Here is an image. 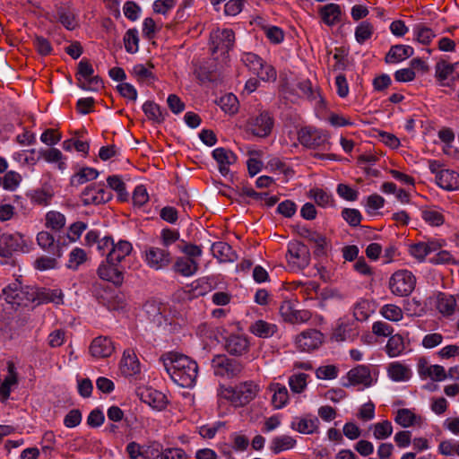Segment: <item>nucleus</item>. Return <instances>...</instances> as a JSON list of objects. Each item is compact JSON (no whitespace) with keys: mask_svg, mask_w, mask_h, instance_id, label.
Wrapping results in <instances>:
<instances>
[{"mask_svg":"<svg viewBox=\"0 0 459 459\" xmlns=\"http://www.w3.org/2000/svg\"><path fill=\"white\" fill-rule=\"evenodd\" d=\"M143 259L152 270L160 271L168 268L172 263V255L167 248L146 247L143 252Z\"/></svg>","mask_w":459,"mask_h":459,"instance_id":"6","label":"nucleus"},{"mask_svg":"<svg viewBox=\"0 0 459 459\" xmlns=\"http://www.w3.org/2000/svg\"><path fill=\"white\" fill-rule=\"evenodd\" d=\"M273 126V118L268 112H262L248 122V128L254 135L259 137L267 136Z\"/></svg>","mask_w":459,"mask_h":459,"instance_id":"15","label":"nucleus"},{"mask_svg":"<svg viewBox=\"0 0 459 459\" xmlns=\"http://www.w3.org/2000/svg\"><path fill=\"white\" fill-rule=\"evenodd\" d=\"M86 253L83 249L76 247L69 255L67 266L70 269L76 270L86 261Z\"/></svg>","mask_w":459,"mask_h":459,"instance_id":"58","label":"nucleus"},{"mask_svg":"<svg viewBox=\"0 0 459 459\" xmlns=\"http://www.w3.org/2000/svg\"><path fill=\"white\" fill-rule=\"evenodd\" d=\"M415 39L423 45H429L431 40L436 37L432 29L427 27L425 24L419 23L413 28Z\"/></svg>","mask_w":459,"mask_h":459,"instance_id":"43","label":"nucleus"},{"mask_svg":"<svg viewBox=\"0 0 459 459\" xmlns=\"http://www.w3.org/2000/svg\"><path fill=\"white\" fill-rule=\"evenodd\" d=\"M307 375L305 373H299L292 375L289 378V385L293 393L299 394L307 386Z\"/></svg>","mask_w":459,"mask_h":459,"instance_id":"57","label":"nucleus"},{"mask_svg":"<svg viewBox=\"0 0 459 459\" xmlns=\"http://www.w3.org/2000/svg\"><path fill=\"white\" fill-rule=\"evenodd\" d=\"M249 341L242 334H230L225 339L224 347L232 356H242L249 350Z\"/></svg>","mask_w":459,"mask_h":459,"instance_id":"17","label":"nucleus"},{"mask_svg":"<svg viewBox=\"0 0 459 459\" xmlns=\"http://www.w3.org/2000/svg\"><path fill=\"white\" fill-rule=\"evenodd\" d=\"M347 382L343 383L344 387L360 386V389L370 387L374 383V378L368 366L358 365L350 369L346 375Z\"/></svg>","mask_w":459,"mask_h":459,"instance_id":"12","label":"nucleus"},{"mask_svg":"<svg viewBox=\"0 0 459 459\" xmlns=\"http://www.w3.org/2000/svg\"><path fill=\"white\" fill-rule=\"evenodd\" d=\"M416 415L409 409H400L396 412L394 421L403 428H409L415 424Z\"/></svg>","mask_w":459,"mask_h":459,"instance_id":"52","label":"nucleus"},{"mask_svg":"<svg viewBox=\"0 0 459 459\" xmlns=\"http://www.w3.org/2000/svg\"><path fill=\"white\" fill-rule=\"evenodd\" d=\"M359 332L353 322L342 321L334 329L333 338L336 342H344L354 340L358 336Z\"/></svg>","mask_w":459,"mask_h":459,"instance_id":"27","label":"nucleus"},{"mask_svg":"<svg viewBox=\"0 0 459 459\" xmlns=\"http://www.w3.org/2000/svg\"><path fill=\"white\" fill-rule=\"evenodd\" d=\"M258 392V385L253 381H245L235 387L221 386L219 395L221 398L230 401L235 407H241L254 400Z\"/></svg>","mask_w":459,"mask_h":459,"instance_id":"2","label":"nucleus"},{"mask_svg":"<svg viewBox=\"0 0 459 459\" xmlns=\"http://www.w3.org/2000/svg\"><path fill=\"white\" fill-rule=\"evenodd\" d=\"M373 435L376 439L383 440L389 437L393 433V426L389 420H383L372 426Z\"/></svg>","mask_w":459,"mask_h":459,"instance_id":"49","label":"nucleus"},{"mask_svg":"<svg viewBox=\"0 0 459 459\" xmlns=\"http://www.w3.org/2000/svg\"><path fill=\"white\" fill-rule=\"evenodd\" d=\"M107 183L111 189L117 193L121 201H125L127 198L128 194L126 189V184L119 176L113 175L108 177Z\"/></svg>","mask_w":459,"mask_h":459,"instance_id":"50","label":"nucleus"},{"mask_svg":"<svg viewBox=\"0 0 459 459\" xmlns=\"http://www.w3.org/2000/svg\"><path fill=\"white\" fill-rule=\"evenodd\" d=\"M415 284V276L407 270L395 272L389 281V288L392 293L399 297L409 296L414 290Z\"/></svg>","mask_w":459,"mask_h":459,"instance_id":"7","label":"nucleus"},{"mask_svg":"<svg viewBox=\"0 0 459 459\" xmlns=\"http://www.w3.org/2000/svg\"><path fill=\"white\" fill-rule=\"evenodd\" d=\"M411 375L410 368L399 362H393L388 367V376L394 381H406L411 377Z\"/></svg>","mask_w":459,"mask_h":459,"instance_id":"39","label":"nucleus"},{"mask_svg":"<svg viewBox=\"0 0 459 459\" xmlns=\"http://www.w3.org/2000/svg\"><path fill=\"white\" fill-rule=\"evenodd\" d=\"M269 390L273 393L272 403L275 409H281L287 404L289 394L285 385L279 383H273L269 385Z\"/></svg>","mask_w":459,"mask_h":459,"instance_id":"34","label":"nucleus"},{"mask_svg":"<svg viewBox=\"0 0 459 459\" xmlns=\"http://www.w3.org/2000/svg\"><path fill=\"white\" fill-rule=\"evenodd\" d=\"M370 314V304L367 299H360L353 308V316L357 321H365L368 318Z\"/></svg>","mask_w":459,"mask_h":459,"instance_id":"55","label":"nucleus"},{"mask_svg":"<svg viewBox=\"0 0 459 459\" xmlns=\"http://www.w3.org/2000/svg\"><path fill=\"white\" fill-rule=\"evenodd\" d=\"M276 325L264 320H257L250 325V332L260 338H268L276 332Z\"/></svg>","mask_w":459,"mask_h":459,"instance_id":"38","label":"nucleus"},{"mask_svg":"<svg viewBox=\"0 0 459 459\" xmlns=\"http://www.w3.org/2000/svg\"><path fill=\"white\" fill-rule=\"evenodd\" d=\"M246 0H229L224 5V13L227 16H236L240 13Z\"/></svg>","mask_w":459,"mask_h":459,"instance_id":"62","label":"nucleus"},{"mask_svg":"<svg viewBox=\"0 0 459 459\" xmlns=\"http://www.w3.org/2000/svg\"><path fill=\"white\" fill-rule=\"evenodd\" d=\"M456 307V299L453 295L439 293L437 296V307L444 316H451L455 313Z\"/></svg>","mask_w":459,"mask_h":459,"instance_id":"37","label":"nucleus"},{"mask_svg":"<svg viewBox=\"0 0 459 459\" xmlns=\"http://www.w3.org/2000/svg\"><path fill=\"white\" fill-rule=\"evenodd\" d=\"M342 217L351 227H357L360 224L362 215L357 209L345 208L342 212Z\"/></svg>","mask_w":459,"mask_h":459,"instance_id":"59","label":"nucleus"},{"mask_svg":"<svg viewBox=\"0 0 459 459\" xmlns=\"http://www.w3.org/2000/svg\"><path fill=\"white\" fill-rule=\"evenodd\" d=\"M212 157L219 165V170L226 176L230 172V166L237 161L236 154L225 148L219 147L212 151Z\"/></svg>","mask_w":459,"mask_h":459,"instance_id":"21","label":"nucleus"},{"mask_svg":"<svg viewBox=\"0 0 459 459\" xmlns=\"http://www.w3.org/2000/svg\"><path fill=\"white\" fill-rule=\"evenodd\" d=\"M111 191L105 188L101 184H91L87 186L81 194V200L83 205H99L112 199Z\"/></svg>","mask_w":459,"mask_h":459,"instance_id":"11","label":"nucleus"},{"mask_svg":"<svg viewBox=\"0 0 459 459\" xmlns=\"http://www.w3.org/2000/svg\"><path fill=\"white\" fill-rule=\"evenodd\" d=\"M143 311L150 321L157 325L161 324L162 312L160 303L156 300H148L143 305Z\"/></svg>","mask_w":459,"mask_h":459,"instance_id":"40","label":"nucleus"},{"mask_svg":"<svg viewBox=\"0 0 459 459\" xmlns=\"http://www.w3.org/2000/svg\"><path fill=\"white\" fill-rule=\"evenodd\" d=\"M124 44L126 52L134 54L139 48V37L136 29H129L124 36Z\"/></svg>","mask_w":459,"mask_h":459,"instance_id":"48","label":"nucleus"},{"mask_svg":"<svg viewBox=\"0 0 459 459\" xmlns=\"http://www.w3.org/2000/svg\"><path fill=\"white\" fill-rule=\"evenodd\" d=\"M63 293L60 290L42 289L37 292L39 303L53 302L60 304L63 302Z\"/></svg>","mask_w":459,"mask_h":459,"instance_id":"41","label":"nucleus"},{"mask_svg":"<svg viewBox=\"0 0 459 459\" xmlns=\"http://www.w3.org/2000/svg\"><path fill=\"white\" fill-rule=\"evenodd\" d=\"M160 459H188L187 454L179 447L163 449L159 455Z\"/></svg>","mask_w":459,"mask_h":459,"instance_id":"61","label":"nucleus"},{"mask_svg":"<svg viewBox=\"0 0 459 459\" xmlns=\"http://www.w3.org/2000/svg\"><path fill=\"white\" fill-rule=\"evenodd\" d=\"M77 86L84 91H97L103 88V82L98 75H94V69L87 59H82L77 66L75 74Z\"/></svg>","mask_w":459,"mask_h":459,"instance_id":"3","label":"nucleus"},{"mask_svg":"<svg viewBox=\"0 0 459 459\" xmlns=\"http://www.w3.org/2000/svg\"><path fill=\"white\" fill-rule=\"evenodd\" d=\"M296 440L288 435L274 437L270 445V449L274 455H278L282 451L291 449L295 446Z\"/></svg>","mask_w":459,"mask_h":459,"instance_id":"36","label":"nucleus"},{"mask_svg":"<svg viewBox=\"0 0 459 459\" xmlns=\"http://www.w3.org/2000/svg\"><path fill=\"white\" fill-rule=\"evenodd\" d=\"M329 135L323 130L305 126L298 132V140L301 145L309 149L325 148Z\"/></svg>","mask_w":459,"mask_h":459,"instance_id":"10","label":"nucleus"},{"mask_svg":"<svg viewBox=\"0 0 459 459\" xmlns=\"http://www.w3.org/2000/svg\"><path fill=\"white\" fill-rule=\"evenodd\" d=\"M8 375L4 377L0 385V396L3 400L9 398L11 394V387L17 385L18 377L15 371V366L12 361L7 363Z\"/></svg>","mask_w":459,"mask_h":459,"instance_id":"31","label":"nucleus"},{"mask_svg":"<svg viewBox=\"0 0 459 459\" xmlns=\"http://www.w3.org/2000/svg\"><path fill=\"white\" fill-rule=\"evenodd\" d=\"M97 273L100 279L110 281L117 286L121 285L124 281L123 266L115 261H109L108 256L99 265Z\"/></svg>","mask_w":459,"mask_h":459,"instance_id":"13","label":"nucleus"},{"mask_svg":"<svg viewBox=\"0 0 459 459\" xmlns=\"http://www.w3.org/2000/svg\"><path fill=\"white\" fill-rule=\"evenodd\" d=\"M99 176V171L93 168L84 167L71 177L70 184L78 186L88 181L94 180Z\"/></svg>","mask_w":459,"mask_h":459,"instance_id":"35","label":"nucleus"},{"mask_svg":"<svg viewBox=\"0 0 459 459\" xmlns=\"http://www.w3.org/2000/svg\"><path fill=\"white\" fill-rule=\"evenodd\" d=\"M405 349L404 341L402 335H391L385 346L386 353L390 357H397L403 353Z\"/></svg>","mask_w":459,"mask_h":459,"instance_id":"42","label":"nucleus"},{"mask_svg":"<svg viewBox=\"0 0 459 459\" xmlns=\"http://www.w3.org/2000/svg\"><path fill=\"white\" fill-rule=\"evenodd\" d=\"M318 13L322 22L329 27H333L342 22V11L337 4L331 3L321 6Z\"/></svg>","mask_w":459,"mask_h":459,"instance_id":"20","label":"nucleus"},{"mask_svg":"<svg viewBox=\"0 0 459 459\" xmlns=\"http://www.w3.org/2000/svg\"><path fill=\"white\" fill-rule=\"evenodd\" d=\"M380 313L385 319L393 322H398L402 320L403 316L402 308L394 304L383 306Z\"/></svg>","mask_w":459,"mask_h":459,"instance_id":"53","label":"nucleus"},{"mask_svg":"<svg viewBox=\"0 0 459 459\" xmlns=\"http://www.w3.org/2000/svg\"><path fill=\"white\" fill-rule=\"evenodd\" d=\"M318 426V419L310 416L296 418L291 423V428L302 434H313L317 431Z\"/></svg>","mask_w":459,"mask_h":459,"instance_id":"29","label":"nucleus"},{"mask_svg":"<svg viewBox=\"0 0 459 459\" xmlns=\"http://www.w3.org/2000/svg\"><path fill=\"white\" fill-rule=\"evenodd\" d=\"M133 251L132 244L127 240L120 239L117 243H114L110 253L108 254L109 261H115L119 264L121 262L128 256Z\"/></svg>","mask_w":459,"mask_h":459,"instance_id":"28","label":"nucleus"},{"mask_svg":"<svg viewBox=\"0 0 459 459\" xmlns=\"http://www.w3.org/2000/svg\"><path fill=\"white\" fill-rule=\"evenodd\" d=\"M211 251L219 263H232L238 259V255L231 246L223 241L213 243Z\"/></svg>","mask_w":459,"mask_h":459,"instance_id":"22","label":"nucleus"},{"mask_svg":"<svg viewBox=\"0 0 459 459\" xmlns=\"http://www.w3.org/2000/svg\"><path fill=\"white\" fill-rule=\"evenodd\" d=\"M38 245L45 251L56 257L62 256V252L58 245L55 244L53 235L48 231H40L37 235Z\"/></svg>","mask_w":459,"mask_h":459,"instance_id":"30","label":"nucleus"},{"mask_svg":"<svg viewBox=\"0 0 459 459\" xmlns=\"http://www.w3.org/2000/svg\"><path fill=\"white\" fill-rule=\"evenodd\" d=\"M244 65L258 78L264 82L275 81L277 73L274 67L266 64L259 56L254 53H244L241 57Z\"/></svg>","mask_w":459,"mask_h":459,"instance_id":"4","label":"nucleus"},{"mask_svg":"<svg viewBox=\"0 0 459 459\" xmlns=\"http://www.w3.org/2000/svg\"><path fill=\"white\" fill-rule=\"evenodd\" d=\"M421 216L422 219L431 226H440L445 221L443 214L434 209H427L422 211Z\"/></svg>","mask_w":459,"mask_h":459,"instance_id":"56","label":"nucleus"},{"mask_svg":"<svg viewBox=\"0 0 459 459\" xmlns=\"http://www.w3.org/2000/svg\"><path fill=\"white\" fill-rule=\"evenodd\" d=\"M449 76H453L454 80L459 78V62L455 64H449L443 60L437 62L436 65V77L440 81H445Z\"/></svg>","mask_w":459,"mask_h":459,"instance_id":"32","label":"nucleus"},{"mask_svg":"<svg viewBox=\"0 0 459 459\" xmlns=\"http://www.w3.org/2000/svg\"><path fill=\"white\" fill-rule=\"evenodd\" d=\"M316 375L319 379H334L338 376V368L334 365L321 366L316 369Z\"/></svg>","mask_w":459,"mask_h":459,"instance_id":"63","label":"nucleus"},{"mask_svg":"<svg viewBox=\"0 0 459 459\" xmlns=\"http://www.w3.org/2000/svg\"><path fill=\"white\" fill-rule=\"evenodd\" d=\"M46 227L55 230H61L65 225V217L59 212L50 211L46 214Z\"/></svg>","mask_w":459,"mask_h":459,"instance_id":"45","label":"nucleus"},{"mask_svg":"<svg viewBox=\"0 0 459 459\" xmlns=\"http://www.w3.org/2000/svg\"><path fill=\"white\" fill-rule=\"evenodd\" d=\"M309 196L312 197L317 205L326 207L333 204L332 195L320 188H313L309 191Z\"/></svg>","mask_w":459,"mask_h":459,"instance_id":"51","label":"nucleus"},{"mask_svg":"<svg viewBox=\"0 0 459 459\" xmlns=\"http://www.w3.org/2000/svg\"><path fill=\"white\" fill-rule=\"evenodd\" d=\"M58 21L69 30L76 28L77 22L74 14L67 8H59L57 11Z\"/></svg>","mask_w":459,"mask_h":459,"instance_id":"54","label":"nucleus"},{"mask_svg":"<svg viewBox=\"0 0 459 459\" xmlns=\"http://www.w3.org/2000/svg\"><path fill=\"white\" fill-rule=\"evenodd\" d=\"M137 396L142 402L158 411L165 409L168 403L167 397L163 393L150 387L139 388Z\"/></svg>","mask_w":459,"mask_h":459,"instance_id":"14","label":"nucleus"},{"mask_svg":"<svg viewBox=\"0 0 459 459\" xmlns=\"http://www.w3.org/2000/svg\"><path fill=\"white\" fill-rule=\"evenodd\" d=\"M443 243L439 241L419 242L410 247V254L418 259L423 261L430 253L441 249Z\"/></svg>","mask_w":459,"mask_h":459,"instance_id":"23","label":"nucleus"},{"mask_svg":"<svg viewBox=\"0 0 459 459\" xmlns=\"http://www.w3.org/2000/svg\"><path fill=\"white\" fill-rule=\"evenodd\" d=\"M374 33V27L368 22H360L355 29V39L359 44H363Z\"/></svg>","mask_w":459,"mask_h":459,"instance_id":"47","label":"nucleus"},{"mask_svg":"<svg viewBox=\"0 0 459 459\" xmlns=\"http://www.w3.org/2000/svg\"><path fill=\"white\" fill-rule=\"evenodd\" d=\"M22 181V176L16 171H8L3 178V186L7 190H14Z\"/></svg>","mask_w":459,"mask_h":459,"instance_id":"60","label":"nucleus"},{"mask_svg":"<svg viewBox=\"0 0 459 459\" xmlns=\"http://www.w3.org/2000/svg\"><path fill=\"white\" fill-rule=\"evenodd\" d=\"M235 43V33L231 29H216L210 34V50L212 55H221L232 49Z\"/></svg>","mask_w":459,"mask_h":459,"instance_id":"9","label":"nucleus"},{"mask_svg":"<svg viewBox=\"0 0 459 459\" xmlns=\"http://www.w3.org/2000/svg\"><path fill=\"white\" fill-rule=\"evenodd\" d=\"M285 256L292 269L302 270L307 267L310 262L308 247L299 241H290L288 244Z\"/></svg>","mask_w":459,"mask_h":459,"instance_id":"8","label":"nucleus"},{"mask_svg":"<svg viewBox=\"0 0 459 459\" xmlns=\"http://www.w3.org/2000/svg\"><path fill=\"white\" fill-rule=\"evenodd\" d=\"M172 269L176 273L184 277H191L197 273L199 263L192 258L179 256L173 264Z\"/></svg>","mask_w":459,"mask_h":459,"instance_id":"25","label":"nucleus"},{"mask_svg":"<svg viewBox=\"0 0 459 459\" xmlns=\"http://www.w3.org/2000/svg\"><path fill=\"white\" fill-rule=\"evenodd\" d=\"M164 368L172 381L185 388L193 387L198 376V365L186 355L178 352H167L161 355Z\"/></svg>","mask_w":459,"mask_h":459,"instance_id":"1","label":"nucleus"},{"mask_svg":"<svg viewBox=\"0 0 459 459\" xmlns=\"http://www.w3.org/2000/svg\"><path fill=\"white\" fill-rule=\"evenodd\" d=\"M436 182L445 190H457L459 188V174L455 170L442 169L436 176Z\"/></svg>","mask_w":459,"mask_h":459,"instance_id":"24","label":"nucleus"},{"mask_svg":"<svg viewBox=\"0 0 459 459\" xmlns=\"http://www.w3.org/2000/svg\"><path fill=\"white\" fill-rule=\"evenodd\" d=\"M20 247L19 238L13 234L0 235V256L8 257Z\"/></svg>","mask_w":459,"mask_h":459,"instance_id":"33","label":"nucleus"},{"mask_svg":"<svg viewBox=\"0 0 459 459\" xmlns=\"http://www.w3.org/2000/svg\"><path fill=\"white\" fill-rule=\"evenodd\" d=\"M115 351L111 339L105 336L96 337L90 345V352L95 358H108Z\"/></svg>","mask_w":459,"mask_h":459,"instance_id":"19","label":"nucleus"},{"mask_svg":"<svg viewBox=\"0 0 459 459\" xmlns=\"http://www.w3.org/2000/svg\"><path fill=\"white\" fill-rule=\"evenodd\" d=\"M414 54V49L408 45H394L392 46L387 52L385 61L387 64H396L402 62Z\"/></svg>","mask_w":459,"mask_h":459,"instance_id":"26","label":"nucleus"},{"mask_svg":"<svg viewBox=\"0 0 459 459\" xmlns=\"http://www.w3.org/2000/svg\"><path fill=\"white\" fill-rule=\"evenodd\" d=\"M133 74L136 77L137 81L139 82H145L151 79L154 80L155 78L152 72L142 64H138L134 66Z\"/></svg>","mask_w":459,"mask_h":459,"instance_id":"64","label":"nucleus"},{"mask_svg":"<svg viewBox=\"0 0 459 459\" xmlns=\"http://www.w3.org/2000/svg\"><path fill=\"white\" fill-rule=\"evenodd\" d=\"M212 368L214 375L233 378L242 373L244 366L240 361L230 359L225 354H218L212 359Z\"/></svg>","mask_w":459,"mask_h":459,"instance_id":"5","label":"nucleus"},{"mask_svg":"<svg viewBox=\"0 0 459 459\" xmlns=\"http://www.w3.org/2000/svg\"><path fill=\"white\" fill-rule=\"evenodd\" d=\"M143 111L150 120L160 124L164 121V116L160 107L153 101H146L143 105Z\"/></svg>","mask_w":459,"mask_h":459,"instance_id":"46","label":"nucleus"},{"mask_svg":"<svg viewBox=\"0 0 459 459\" xmlns=\"http://www.w3.org/2000/svg\"><path fill=\"white\" fill-rule=\"evenodd\" d=\"M309 242L315 245V249L313 253L316 257L325 256L327 251L331 247L330 241L325 238V236L318 232L314 236V238L310 239Z\"/></svg>","mask_w":459,"mask_h":459,"instance_id":"44","label":"nucleus"},{"mask_svg":"<svg viewBox=\"0 0 459 459\" xmlns=\"http://www.w3.org/2000/svg\"><path fill=\"white\" fill-rule=\"evenodd\" d=\"M119 368L125 377H133L140 373V362L134 350L124 351Z\"/></svg>","mask_w":459,"mask_h":459,"instance_id":"18","label":"nucleus"},{"mask_svg":"<svg viewBox=\"0 0 459 459\" xmlns=\"http://www.w3.org/2000/svg\"><path fill=\"white\" fill-rule=\"evenodd\" d=\"M322 341L323 334L316 329L304 331L296 337V344L303 351L318 348Z\"/></svg>","mask_w":459,"mask_h":459,"instance_id":"16","label":"nucleus"}]
</instances>
